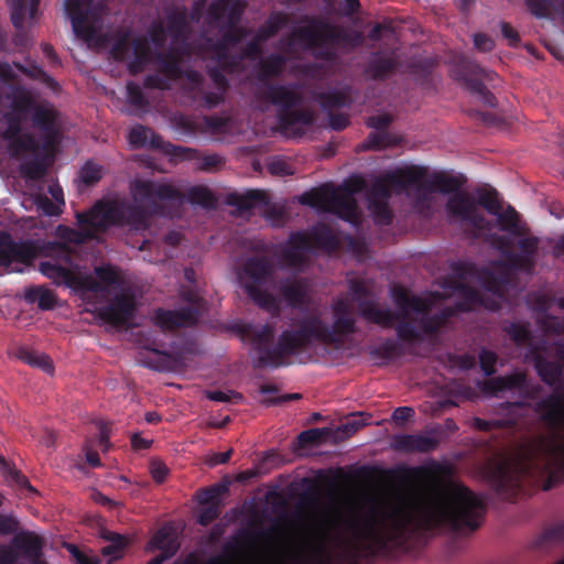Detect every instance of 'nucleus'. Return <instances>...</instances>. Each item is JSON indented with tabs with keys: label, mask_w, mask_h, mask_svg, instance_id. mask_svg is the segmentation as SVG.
Wrapping results in <instances>:
<instances>
[{
	"label": "nucleus",
	"mask_w": 564,
	"mask_h": 564,
	"mask_svg": "<svg viewBox=\"0 0 564 564\" xmlns=\"http://www.w3.org/2000/svg\"><path fill=\"white\" fill-rule=\"evenodd\" d=\"M3 477L12 485H15L20 489H25L31 492H36L30 484L29 479L17 468L11 466L9 463L1 469Z\"/></svg>",
	"instance_id": "13d9d810"
},
{
	"label": "nucleus",
	"mask_w": 564,
	"mask_h": 564,
	"mask_svg": "<svg viewBox=\"0 0 564 564\" xmlns=\"http://www.w3.org/2000/svg\"><path fill=\"white\" fill-rule=\"evenodd\" d=\"M65 11L75 35L86 42L93 41L101 26V9L95 0H65Z\"/></svg>",
	"instance_id": "ddd939ff"
},
{
	"label": "nucleus",
	"mask_w": 564,
	"mask_h": 564,
	"mask_svg": "<svg viewBox=\"0 0 564 564\" xmlns=\"http://www.w3.org/2000/svg\"><path fill=\"white\" fill-rule=\"evenodd\" d=\"M329 434L327 429H310L299 434L297 441L300 446L306 447L308 445L318 444Z\"/></svg>",
	"instance_id": "69168bd1"
},
{
	"label": "nucleus",
	"mask_w": 564,
	"mask_h": 564,
	"mask_svg": "<svg viewBox=\"0 0 564 564\" xmlns=\"http://www.w3.org/2000/svg\"><path fill=\"white\" fill-rule=\"evenodd\" d=\"M477 195V205H480L484 207L489 214L496 215L499 213V210L502 209L501 202L499 199L498 192L494 187L488 188H477L476 189Z\"/></svg>",
	"instance_id": "de8ad7c7"
},
{
	"label": "nucleus",
	"mask_w": 564,
	"mask_h": 564,
	"mask_svg": "<svg viewBox=\"0 0 564 564\" xmlns=\"http://www.w3.org/2000/svg\"><path fill=\"white\" fill-rule=\"evenodd\" d=\"M332 327L319 316L305 317L297 323L296 328L283 330L274 346L275 328L272 324L240 323L234 329L241 340L249 341L257 351L256 367L279 368L285 364L286 357L308 348L314 341L339 345L346 336L357 333L352 304L347 299L336 300L332 304Z\"/></svg>",
	"instance_id": "f03ea898"
},
{
	"label": "nucleus",
	"mask_w": 564,
	"mask_h": 564,
	"mask_svg": "<svg viewBox=\"0 0 564 564\" xmlns=\"http://www.w3.org/2000/svg\"><path fill=\"white\" fill-rule=\"evenodd\" d=\"M274 271V263L268 256H249L241 262L237 271V279L241 289L257 306L273 316H279L281 313L280 302L268 291Z\"/></svg>",
	"instance_id": "9d476101"
},
{
	"label": "nucleus",
	"mask_w": 564,
	"mask_h": 564,
	"mask_svg": "<svg viewBox=\"0 0 564 564\" xmlns=\"http://www.w3.org/2000/svg\"><path fill=\"white\" fill-rule=\"evenodd\" d=\"M104 538L109 541V544L102 547L101 553L105 556H111L113 560L121 557L122 552L128 543L127 539L115 532H108Z\"/></svg>",
	"instance_id": "6e6d98bb"
},
{
	"label": "nucleus",
	"mask_w": 564,
	"mask_h": 564,
	"mask_svg": "<svg viewBox=\"0 0 564 564\" xmlns=\"http://www.w3.org/2000/svg\"><path fill=\"white\" fill-rule=\"evenodd\" d=\"M398 63L392 57H373L366 68V73L375 80H383L395 72Z\"/></svg>",
	"instance_id": "ea45409f"
},
{
	"label": "nucleus",
	"mask_w": 564,
	"mask_h": 564,
	"mask_svg": "<svg viewBox=\"0 0 564 564\" xmlns=\"http://www.w3.org/2000/svg\"><path fill=\"white\" fill-rule=\"evenodd\" d=\"M398 143V140L390 132H370L364 141L365 150H382Z\"/></svg>",
	"instance_id": "603ef678"
},
{
	"label": "nucleus",
	"mask_w": 564,
	"mask_h": 564,
	"mask_svg": "<svg viewBox=\"0 0 564 564\" xmlns=\"http://www.w3.org/2000/svg\"><path fill=\"white\" fill-rule=\"evenodd\" d=\"M393 297L400 312H393L390 308H379L371 302H361L359 304L360 315L368 322L375 323L384 328L393 327L394 322L395 333L398 338L403 343H415L423 339L420 330L414 322L408 321L409 312L425 313L429 310L425 300L417 295H411L404 289H397L393 292Z\"/></svg>",
	"instance_id": "6e6552de"
},
{
	"label": "nucleus",
	"mask_w": 564,
	"mask_h": 564,
	"mask_svg": "<svg viewBox=\"0 0 564 564\" xmlns=\"http://www.w3.org/2000/svg\"><path fill=\"white\" fill-rule=\"evenodd\" d=\"M17 356L24 364L40 368L47 373H52L54 370L53 361L46 354L35 352L22 347L19 348Z\"/></svg>",
	"instance_id": "a18cd8bd"
},
{
	"label": "nucleus",
	"mask_w": 564,
	"mask_h": 564,
	"mask_svg": "<svg viewBox=\"0 0 564 564\" xmlns=\"http://www.w3.org/2000/svg\"><path fill=\"white\" fill-rule=\"evenodd\" d=\"M13 113H28L35 108V102L31 94L24 88H19L14 91L12 97Z\"/></svg>",
	"instance_id": "4d7b16f0"
},
{
	"label": "nucleus",
	"mask_w": 564,
	"mask_h": 564,
	"mask_svg": "<svg viewBox=\"0 0 564 564\" xmlns=\"http://www.w3.org/2000/svg\"><path fill=\"white\" fill-rule=\"evenodd\" d=\"M317 100L324 110L329 111L348 107L350 105L348 94L337 89L318 94Z\"/></svg>",
	"instance_id": "49530a36"
},
{
	"label": "nucleus",
	"mask_w": 564,
	"mask_h": 564,
	"mask_svg": "<svg viewBox=\"0 0 564 564\" xmlns=\"http://www.w3.org/2000/svg\"><path fill=\"white\" fill-rule=\"evenodd\" d=\"M39 271L57 285L72 286L76 279V273L72 269L53 261H42Z\"/></svg>",
	"instance_id": "473e14b6"
},
{
	"label": "nucleus",
	"mask_w": 564,
	"mask_h": 564,
	"mask_svg": "<svg viewBox=\"0 0 564 564\" xmlns=\"http://www.w3.org/2000/svg\"><path fill=\"white\" fill-rule=\"evenodd\" d=\"M314 249L334 251L338 248V239L334 231L326 225H319L308 234Z\"/></svg>",
	"instance_id": "58836bf2"
},
{
	"label": "nucleus",
	"mask_w": 564,
	"mask_h": 564,
	"mask_svg": "<svg viewBox=\"0 0 564 564\" xmlns=\"http://www.w3.org/2000/svg\"><path fill=\"white\" fill-rule=\"evenodd\" d=\"M300 23L305 25L294 28L285 39V44L292 46L297 42L302 43L308 50H316L315 56L322 61L337 59V52L329 45L355 48L364 43L361 32L348 31L319 17L304 14L300 18Z\"/></svg>",
	"instance_id": "423d86ee"
},
{
	"label": "nucleus",
	"mask_w": 564,
	"mask_h": 564,
	"mask_svg": "<svg viewBox=\"0 0 564 564\" xmlns=\"http://www.w3.org/2000/svg\"><path fill=\"white\" fill-rule=\"evenodd\" d=\"M212 45L213 55L210 62L206 65V73L213 82L216 89L227 91L229 88V80L226 75H232L241 68V57L228 52L227 45L219 37L216 42L208 39Z\"/></svg>",
	"instance_id": "4468645a"
},
{
	"label": "nucleus",
	"mask_w": 564,
	"mask_h": 564,
	"mask_svg": "<svg viewBox=\"0 0 564 564\" xmlns=\"http://www.w3.org/2000/svg\"><path fill=\"white\" fill-rule=\"evenodd\" d=\"M11 544L20 556L29 560L31 564L44 562L42 560L43 540L34 532L22 531L15 533Z\"/></svg>",
	"instance_id": "a878e982"
},
{
	"label": "nucleus",
	"mask_w": 564,
	"mask_h": 564,
	"mask_svg": "<svg viewBox=\"0 0 564 564\" xmlns=\"http://www.w3.org/2000/svg\"><path fill=\"white\" fill-rule=\"evenodd\" d=\"M7 128L1 132V138L4 141L14 139L22 133V117L19 113L8 112L4 116Z\"/></svg>",
	"instance_id": "e2e57ef3"
},
{
	"label": "nucleus",
	"mask_w": 564,
	"mask_h": 564,
	"mask_svg": "<svg viewBox=\"0 0 564 564\" xmlns=\"http://www.w3.org/2000/svg\"><path fill=\"white\" fill-rule=\"evenodd\" d=\"M226 204L236 207L242 214L256 207L269 205V197L261 189H250L245 194L234 192L227 195Z\"/></svg>",
	"instance_id": "cd10ccee"
},
{
	"label": "nucleus",
	"mask_w": 564,
	"mask_h": 564,
	"mask_svg": "<svg viewBox=\"0 0 564 564\" xmlns=\"http://www.w3.org/2000/svg\"><path fill=\"white\" fill-rule=\"evenodd\" d=\"M440 471L438 464L389 470L411 490L371 496L301 525L281 545L276 564H362L379 555L406 553L435 529L462 532V482L447 481L430 499L413 491L434 484Z\"/></svg>",
	"instance_id": "f257e3e1"
},
{
	"label": "nucleus",
	"mask_w": 564,
	"mask_h": 564,
	"mask_svg": "<svg viewBox=\"0 0 564 564\" xmlns=\"http://www.w3.org/2000/svg\"><path fill=\"white\" fill-rule=\"evenodd\" d=\"M518 238L517 247L520 252H508L507 264L516 271L530 274L536 265L540 239L527 234Z\"/></svg>",
	"instance_id": "412c9836"
},
{
	"label": "nucleus",
	"mask_w": 564,
	"mask_h": 564,
	"mask_svg": "<svg viewBox=\"0 0 564 564\" xmlns=\"http://www.w3.org/2000/svg\"><path fill=\"white\" fill-rule=\"evenodd\" d=\"M313 250L314 246L308 232L295 231L290 235L285 246L281 249L280 260L290 269L301 270L307 262L305 253Z\"/></svg>",
	"instance_id": "aec40b11"
},
{
	"label": "nucleus",
	"mask_w": 564,
	"mask_h": 564,
	"mask_svg": "<svg viewBox=\"0 0 564 564\" xmlns=\"http://www.w3.org/2000/svg\"><path fill=\"white\" fill-rule=\"evenodd\" d=\"M20 170L25 178L39 181L45 175L46 165L43 160L33 159L22 163Z\"/></svg>",
	"instance_id": "680f3d73"
},
{
	"label": "nucleus",
	"mask_w": 564,
	"mask_h": 564,
	"mask_svg": "<svg viewBox=\"0 0 564 564\" xmlns=\"http://www.w3.org/2000/svg\"><path fill=\"white\" fill-rule=\"evenodd\" d=\"M104 175L101 165L94 161H87L79 170L78 178L86 187L96 185Z\"/></svg>",
	"instance_id": "864d4df0"
},
{
	"label": "nucleus",
	"mask_w": 564,
	"mask_h": 564,
	"mask_svg": "<svg viewBox=\"0 0 564 564\" xmlns=\"http://www.w3.org/2000/svg\"><path fill=\"white\" fill-rule=\"evenodd\" d=\"M218 31L220 33V39L229 45V47L239 44L249 34V31L246 28L239 26L238 24L224 26V29H218Z\"/></svg>",
	"instance_id": "bf43d9fd"
},
{
	"label": "nucleus",
	"mask_w": 564,
	"mask_h": 564,
	"mask_svg": "<svg viewBox=\"0 0 564 564\" xmlns=\"http://www.w3.org/2000/svg\"><path fill=\"white\" fill-rule=\"evenodd\" d=\"M438 438L421 434H399L392 440L395 451L406 453H430L438 446Z\"/></svg>",
	"instance_id": "bb28decb"
},
{
	"label": "nucleus",
	"mask_w": 564,
	"mask_h": 564,
	"mask_svg": "<svg viewBox=\"0 0 564 564\" xmlns=\"http://www.w3.org/2000/svg\"><path fill=\"white\" fill-rule=\"evenodd\" d=\"M41 251L37 240L17 241L8 231H0V267L9 268L13 262L30 267Z\"/></svg>",
	"instance_id": "2eb2a0df"
},
{
	"label": "nucleus",
	"mask_w": 564,
	"mask_h": 564,
	"mask_svg": "<svg viewBox=\"0 0 564 564\" xmlns=\"http://www.w3.org/2000/svg\"><path fill=\"white\" fill-rule=\"evenodd\" d=\"M160 345L155 341L147 343L143 346L144 351L139 352V362L145 368L169 372L174 370L176 360L172 354L160 349Z\"/></svg>",
	"instance_id": "393cba45"
},
{
	"label": "nucleus",
	"mask_w": 564,
	"mask_h": 564,
	"mask_svg": "<svg viewBox=\"0 0 564 564\" xmlns=\"http://www.w3.org/2000/svg\"><path fill=\"white\" fill-rule=\"evenodd\" d=\"M527 384V376L523 372H513L507 376H499L484 382L482 390L486 393L496 394L502 391L521 390Z\"/></svg>",
	"instance_id": "c756f323"
},
{
	"label": "nucleus",
	"mask_w": 564,
	"mask_h": 564,
	"mask_svg": "<svg viewBox=\"0 0 564 564\" xmlns=\"http://www.w3.org/2000/svg\"><path fill=\"white\" fill-rule=\"evenodd\" d=\"M243 0H215L207 8L206 22L215 29L239 24L245 12Z\"/></svg>",
	"instance_id": "a211bd4d"
},
{
	"label": "nucleus",
	"mask_w": 564,
	"mask_h": 564,
	"mask_svg": "<svg viewBox=\"0 0 564 564\" xmlns=\"http://www.w3.org/2000/svg\"><path fill=\"white\" fill-rule=\"evenodd\" d=\"M280 293L292 308L304 310L308 304L307 285L302 279L286 281L281 285Z\"/></svg>",
	"instance_id": "c85d7f7f"
},
{
	"label": "nucleus",
	"mask_w": 564,
	"mask_h": 564,
	"mask_svg": "<svg viewBox=\"0 0 564 564\" xmlns=\"http://www.w3.org/2000/svg\"><path fill=\"white\" fill-rule=\"evenodd\" d=\"M199 310L194 306H183L178 310L158 308L153 315L154 324L162 330H175L192 327L197 324Z\"/></svg>",
	"instance_id": "5701e85b"
},
{
	"label": "nucleus",
	"mask_w": 564,
	"mask_h": 564,
	"mask_svg": "<svg viewBox=\"0 0 564 564\" xmlns=\"http://www.w3.org/2000/svg\"><path fill=\"white\" fill-rule=\"evenodd\" d=\"M228 492V486L224 484H216L210 487L199 489L196 498L199 505H214L220 503V498Z\"/></svg>",
	"instance_id": "5fc2aeb1"
},
{
	"label": "nucleus",
	"mask_w": 564,
	"mask_h": 564,
	"mask_svg": "<svg viewBox=\"0 0 564 564\" xmlns=\"http://www.w3.org/2000/svg\"><path fill=\"white\" fill-rule=\"evenodd\" d=\"M453 289L462 299V302L458 304V308L460 311H471L476 306L484 304L481 293L475 288L466 284L465 282H453Z\"/></svg>",
	"instance_id": "e433bc0d"
},
{
	"label": "nucleus",
	"mask_w": 564,
	"mask_h": 564,
	"mask_svg": "<svg viewBox=\"0 0 564 564\" xmlns=\"http://www.w3.org/2000/svg\"><path fill=\"white\" fill-rule=\"evenodd\" d=\"M368 419L369 416H365L362 413L351 414L340 423L338 431L349 437L364 426L368 425Z\"/></svg>",
	"instance_id": "052dcab7"
},
{
	"label": "nucleus",
	"mask_w": 564,
	"mask_h": 564,
	"mask_svg": "<svg viewBox=\"0 0 564 564\" xmlns=\"http://www.w3.org/2000/svg\"><path fill=\"white\" fill-rule=\"evenodd\" d=\"M274 533V529L269 530H242L231 542L226 543L225 550L228 552H237L242 546H254L260 540L267 539Z\"/></svg>",
	"instance_id": "c9c22d12"
},
{
	"label": "nucleus",
	"mask_w": 564,
	"mask_h": 564,
	"mask_svg": "<svg viewBox=\"0 0 564 564\" xmlns=\"http://www.w3.org/2000/svg\"><path fill=\"white\" fill-rule=\"evenodd\" d=\"M286 65V58L279 53H272L259 62L257 70V79L265 87L267 83L279 77Z\"/></svg>",
	"instance_id": "7c9ffc66"
},
{
	"label": "nucleus",
	"mask_w": 564,
	"mask_h": 564,
	"mask_svg": "<svg viewBox=\"0 0 564 564\" xmlns=\"http://www.w3.org/2000/svg\"><path fill=\"white\" fill-rule=\"evenodd\" d=\"M33 110V124L40 128L48 140H53L57 133L55 128L56 112L43 106H35Z\"/></svg>",
	"instance_id": "4c0bfd02"
},
{
	"label": "nucleus",
	"mask_w": 564,
	"mask_h": 564,
	"mask_svg": "<svg viewBox=\"0 0 564 564\" xmlns=\"http://www.w3.org/2000/svg\"><path fill=\"white\" fill-rule=\"evenodd\" d=\"M95 274L101 285L105 284V289L107 286L119 285L121 282L117 269L110 264L96 267Z\"/></svg>",
	"instance_id": "0e129e2a"
},
{
	"label": "nucleus",
	"mask_w": 564,
	"mask_h": 564,
	"mask_svg": "<svg viewBox=\"0 0 564 564\" xmlns=\"http://www.w3.org/2000/svg\"><path fill=\"white\" fill-rule=\"evenodd\" d=\"M464 64L465 70L457 73L456 79L462 82L470 93L478 95L486 106L496 107L497 100L494 94L486 87L480 78L469 76L467 72L473 75H481L487 79H492L496 73L481 68L479 65L473 64L469 61H464Z\"/></svg>",
	"instance_id": "4be33fe9"
},
{
	"label": "nucleus",
	"mask_w": 564,
	"mask_h": 564,
	"mask_svg": "<svg viewBox=\"0 0 564 564\" xmlns=\"http://www.w3.org/2000/svg\"><path fill=\"white\" fill-rule=\"evenodd\" d=\"M110 55L115 61L123 62L131 57L128 63V70L131 75H138L144 70L145 66L154 61L158 69L169 80L185 78L193 89H199L203 86V75L195 69L184 70L181 66V58L174 52H153L145 36L130 39V32H119L110 48Z\"/></svg>",
	"instance_id": "39448f33"
},
{
	"label": "nucleus",
	"mask_w": 564,
	"mask_h": 564,
	"mask_svg": "<svg viewBox=\"0 0 564 564\" xmlns=\"http://www.w3.org/2000/svg\"><path fill=\"white\" fill-rule=\"evenodd\" d=\"M368 208L373 217V221L377 225L388 226V225L392 224L393 213H392L391 208L389 207L388 202L379 200V199H370V204H369Z\"/></svg>",
	"instance_id": "8fccbe9b"
},
{
	"label": "nucleus",
	"mask_w": 564,
	"mask_h": 564,
	"mask_svg": "<svg viewBox=\"0 0 564 564\" xmlns=\"http://www.w3.org/2000/svg\"><path fill=\"white\" fill-rule=\"evenodd\" d=\"M137 310L135 296L132 293H119L111 301L96 308V316L113 326H127Z\"/></svg>",
	"instance_id": "f3484780"
},
{
	"label": "nucleus",
	"mask_w": 564,
	"mask_h": 564,
	"mask_svg": "<svg viewBox=\"0 0 564 564\" xmlns=\"http://www.w3.org/2000/svg\"><path fill=\"white\" fill-rule=\"evenodd\" d=\"M426 174L427 169L421 165H409L387 172L371 184L368 192V202L370 203V199L388 202L391 196V188L402 193L414 185H419Z\"/></svg>",
	"instance_id": "f8f14e48"
},
{
	"label": "nucleus",
	"mask_w": 564,
	"mask_h": 564,
	"mask_svg": "<svg viewBox=\"0 0 564 564\" xmlns=\"http://www.w3.org/2000/svg\"><path fill=\"white\" fill-rule=\"evenodd\" d=\"M165 30L175 41L186 39L189 33L186 11H174L169 14Z\"/></svg>",
	"instance_id": "a19ab883"
},
{
	"label": "nucleus",
	"mask_w": 564,
	"mask_h": 564,
	"mask_svg": "<svg viewBox=\"0 0 564 564\" xmlns=\"http://www.w3.org/2000/svg\"><path fill=\"white\" fill-rule=\"evenodd\" d=\"M129 142L134 148L149 145L151 149H163L167 154L180 160L189 161L197 155V151L193 149L165 143L160 134L142 124H137L130 130Z\"/></svg>",
	"instance_id": "dca6fc26"
},
{
	"label": "nucleus",
	"mask_w": 564,
	"mask_h": 564,
	"mask_svg": "<svg viewBox=\"0 0 564 564\" xmlns=\"http://www.w3.org/2000/svg\"><path fill=\"white\" fill-rule=\"evenodd\" d=\"M181 194H183L181 192ZM186 198L191 204L199 205L207 209L215 208L217 204V198L214 193L206 186H193L191 187L186 195H182V198L174 199L173 202H181Z\"/></svg>",
	"instance_id": "79ce46f5"
},
{
	"label": "nucleus",
	"mask_w": 564,
	"mask_h": 564,
	"mask_svg": "<svg viewBox=\"0 0 564 564\" xmlns=\"http://www.w3.org/2000/svg\"><path fill=\"white\" fill-rule=\"evenodd\" d=\"M534 368L541 380L547 386L557 383L563 375V367L557 361H551L538 355L534 360Z\"/></svg>",
	"instance_id": "72a5a7b5"
},
{
	"label": "nucleus",
	"mask_w": 564,
	"mask_h": 564,
	"mask_svg": "<svg viewBox=\"0 0 564 564\" xmlns=\"http://www.w3.org/2000/svg\"><path fill=\"white\" fill-rule=\"evenodd\" d=\"M130 192L133 204L121 198L99 199L88 210L76 214L77 225L93 227L96 235L110 227L147 229L153 216L164 213L163 200L182 198L181 191L172 184L151 180H135Z\"/></svg>",
	"instance_id": "20e7f679"
},
{
	"label": "nucleus",
	"mask_w": 564,
	"mask_h": 564,
	"mask_svg": "<svg viewBox=\"0 0 564 564\" xmlns=\"http://www.w3.org/2000/svg\"><path fill=\"white\" fill-rule=\"evenodd\" d=\"M290 14L283 11H273L270 13L265 22L263 23L268 29L269 33L278 34L280 30L289 25Z\"/></svg>",
	"instance_id": "774afa93"
},
{
	"label": "nucleus",
	"mask_w": 564,
	"mask_h": 564,
	"mask_svg": "<svg viewBox=\"0 0 564 564\" xmlns=\"http://www.w3.org/2000/svg\"><path fill=\"white\" fill-rule=\"evenodd\" d=\"M79 229H75L65 225H58L56 228V235L62 240L61 242H48L47 249L63 254V260L67 264H72V249L68 247L69 243L83 245L88 240L96 238V232L93 227L88 225H78Z\"/></svg>",
	"instance_id": "6ab92c4d"
},
{
	"label": "nucleus",
	"mask_w": 564,
	"mask_h": 564,
	"mask_svg": "<svg viewBox=\"0 0 564 564\" xmlns=\"http://www.w3.org/2000/svg\"><path fill=\"white\" fill-rule=\"evenodd\" d=\"M256 96L279 107L278 121L283 130L299 123L310 126L314 122L315 117L312 110L294 109L302 102V96L290 86L267 83L265 87L257 89Z\"/></svg>",
	"instance_id": "9b49d317"
},
{
	"label": "nucleus",
	"mask_w": 564,
	"mask_h": 564,
	"mask_svg": "<svg viewBox=\"0 0 564 564\" xmlns=\"http://www.w3.org/2000/svg\"><path fill=\"white\" fill-rule=\"evenodd\" d=\"M8 142V151L13 159H20L25 152H35L39 150V142L32 133H23Z\"/></svg>",
	"instance_id": "c03bdc74"
},
{
	"label": "nucleus",
	"mask_w": 564,
	"mask_h": 564,
	"mask_svg": "<svg viewBox=\"0 0 564 564\" xmlns=\"http://www.w3.org/2000/svg\"><path fill=\"white\" fill-rule=\"evenodd\" d=\"M11 10V22L17 30L24 25L26 6L25 0H6Z\"/></svg>",
	"instance_id": "338daca9"
},
{
	"label": "nucleus",
	"mask_w": 564,
	"mask_h": 564,
	"mask_svg": "<svg viewBox=\"0 0 564 564\" xmlns=\"http://www.w3.org/2000/svg\"><path fill=\"white\" fill-rule=\"evenodd\" d=\"M13 65L20 73H22L26 77L40 80L50 88H55L58 86L57 82L51 75H48L41 66L36 64L25 66L20 62H14Z\"/></svg>",
	"instance_id": "09e8293b"
},
{
	"label": "nucleus",
	"mask_w": 564,
	"mask_h": 564,
	"mask_svg": "<svg viewBox=\"0 0 564 564\" xmlns=\"http://www.w3.org/2000/svg\"><path fill=\"white\" fill-rule=\"evenodd\" d=\"M150 544L152 547L160 550L161 554L166 556V558L174 556L180 549L176 536L167 528L158 530L152 536Z\"/></svg>",
	"instance_id": "f704fd0d"
},
{
	"label": "nucleus",
	"mask_w": 564,
	"mask_h": 564,
	"mask_svg": "<svg viewBox=\"0 0 564 564\" xmlns=\"http://www.w3.org/2000/svg\"><path fill=\"white\" fill-rule=\"evenodd\" d=\"M160 345L155 341L147 343L143 346L144 351L139 352V362L145 368L169 372L174 370L176 360L172 354L160 349Z\"/></svg>",
	"instance_id": "b1692460"
},
{
	"label": "nucleus",
	"mask_w": 564,
	"mask_h": 564,
	"mask_svg": "<svg viewBox=\"0 0 564 564\" xmlns=\"http://www.w3.org/2000/svg\"><path fill=\"white\" fill-rule=\"evenodd\" d=\"M370 355L377 358L391 360L403 355L402 346L399 341L387 338L379 346L370 350Z\"/></svg>",
	"instance_id": "3c124183"
},
{
	"label": "nucleus",
	"mask_w": 564,
	"mask_h": 564,
	"mask_svg": "<svg viewBox=\"0 0 564 564\" xmlns=\"http://www.w3.org/2000/svg\"><path fill=\"white\" fill-rule=\"evenodd\" d=\"M365 188L366 181L361 176H354L339 187L324 184L304 192L297 199L301 205L334 214L340 219L355 224L359 218L355 194Z\"/></svg>",
	"instance_id": "1a4fd4ad"
},
{
	"label": "nucleus",
	"mask_w": 564,
	"mask_h": 564,
	"mask_svg": "<svg viewBox=\"0 0 564 564\" xmlns=\"http://www.w3.org/2000/svg\"><path fill=\"white\" fill-rule=\"evenodd\" d=\"M495 216L499 228L513 237L524 236L529 231L527 225L521 221L520 214L511 205H508L505 210H499Z\"/></svg>",
	"instance_id": "2f4dec72"
},
{
	"label": "nucleus",
	"mask_w": 564,
	"mask_h": 564,
	"mask_svg": "<svg viewBox=\"0 0 564 564\" xmlns=\"http://www.w3.org/2000/svg\"><path fill=\"white\" fill-rule=\"evenodd\" d=\"M540 422L553 431L550 436H540L514 463H503L497 468V491L507 498L517 496L523 487V478L535 469L549 475L543 489L550 490L557 482L558 469L564 470V391L555 389L532 405Z\"/></svg>",
	"instance_id": "7ed1b4c3"
},
{
	"label": "nucleus",
	"mask_w": 564,
	"mask_h": 564,
	"mask_svg": "<svg viewBox=\"0 0 564 564\" xmlns=\"http://www.w3.org/2000/svg\"><path fill=\"white\" fill-rule=\"evenodd\" d=\"M24 299L28 303H37L42 311H51L56 305V295L53 291L42 286H33L25 291Z\"/></svg>",
	"instance_id": "37998d69"
},
{
	"label": "nucleus",
	"mask_w": 564,
	"mask_h": 564,
	"mask_svg": "<svg viewBox=\"0 0 564 564\" xmlns=\"http://www.w3.org/2000/svg\"><path fill=\"white\" fill-rule=\"evenodd\" d=\"M466 177L462 174L452 175L446 172L429 173L413 188L417 192L419 199H425L426 194L441 193L452 194L446 202L445 209L447 215L456 220L470 225L475 229H484L486 218L476 207L475 199L460 188L465 185Z\"/></svg>",
	"instance_id": "0eeeda50"
}]
</instances>
